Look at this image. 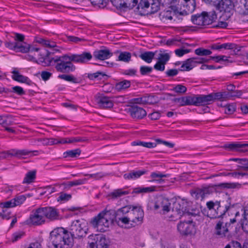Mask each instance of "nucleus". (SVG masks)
I'll return each mask as SVG.
<instances>
[{
  "instance_id": "nucleus-58",
  "label": "nucleus",
  "mask_w": 248,
  "mask_h": 248,
  "mask_svg": "<svg viewBox=\"0 0 248 248\" xmlns=\"http://www.w3.org/2000/svg\"><path fill=\"white\" fill-rule=\"evenodd\" d=\"M151 1L150 0H141L138 4V8L139 9H145L148 8L151 4Z\"/></svg>"
},
{
  "instance_id": "nucleus-61",
  "label": "nucleus",
  "mask_w": 248,
  "mask_h": 248,
  "mask_svg": "<svg viewBox=\"0 0 248 248\" xmlns=\"http://www.w3.org/2000/svg\"><path fill=\"white\" fill-rule=\"evenodd\" d=\"M151 1V13H155L157 12L159 9V6L157 0H150Z\"/></svg>"
},
{
  "instance_id": "nucleus-36",
  "label": "nucleus",
  "mask_w": 248,
  "mask_h": 248,
  "mask_svg": "<svg viewBox=\"0 0 248 248\" xmlns=\"http://www.w3.org/2000/svg\"><path fill=\"white\" fill-rule=\"evenodd\" d=\"M14 153V156L18 158L22 157L23 156L28 155L31 153H38V151H30L26 149L17 150L13 149L12 151Z\"/></svg>"
},
{
  "instance_id": "nucleus-9",
  "label": "nucleus",
  "mask_w": 248,
  "mask_h": 248,
  "mask_svg": "<svg viewBox=\"0 0 248 248\" xmlns=\"http://www.w3.org/2000/svg\"><path fill=\"white\" fill-rule=\"evenodd\" d=\"M46 221L41 207L32 211L26 223L28 225H40Z\"/></svg>"
},
{
  "instance_id": "nucleus-15",
  "label": "nucleus",
  "mask_w": 248,
  "mask_h": 248,
  "mask_svg": "<svg viewBox=\"0 0 248 248\" xmlns=\"http://www.w3.org/2000/svg\"><path fill=\"white\" fill-rule=\"evenodd\" d=\"M210 48L214 50L232 49L235 54L241 50L240 46L233 43L214 44L210 46Z\"/></svg>"
},
{
  "instance_id": "nucleus-63",
  "label": "nucleus",
  "mask_w": 248,
  "mask_h": 248,
  "mask_svg": "<svg viewBox=\"0 0 248 248\" xmlns=\"http://www.w3.org/2000/svg\"><path fill=\"white\" fill-rule=\"evenodd\" d=\"M12 92L19 95H22L25 93L23 89L20 86H14L12 87Z\"/></svg>"
},
{
  "instance_id": "nucleus-38",
  "label": "nucleus",
  "mask_w": 248,
  "mask_h": 248,
  "mask_svg": "<svg viewBox=\"0 0 248 248\" xmlns=\"http://www.w3.org/2000/svg\"><path fill=\"white\" fill-rule=\"evenodd\" d=\"M155 56V52L152 51H145L142 53L140 57L147 63H151Z\"/></svg>"
},
{
  "instance_id": "nucleus-54",
  "label": "nucleus",
  "mask_w": 248,
  "mask_h": 248,
  "mask_svg": "<svg viewBox=\"0 0 248 248\" xmlns=\"http://www.w3.org/2000/svg\"><path fill=\"white\" fill-rule=\"evenodd\" d=\"M171 90L178 93H185L186 92L187 88L182 84H178L174 87Z\"/></svg>"
},
{
  "instance_id": "nucleus-59",
  "label": "nucleus",
  "mask_w": 248,
  "mask_h": 248,
  "mask_svg": "<svg viewBox=\"0 0 248 248\" xmlns=\"http://www.w3.org/2000/svg\"><path fill=\"white\" fill-rule=\"evenodd\" d=\"M86 176H89L90 178H93L95 180H99L106 176V174L103 172H98L94 174H86Z\"/></svg>"
},
{
  "instance_id": "nucleus-1",
  "label": "nucleus",
  "mask_w": 248,
  "mask_h": 248,
  "mask_svg": "<svg viewBox=\"0 0 248 248\" xmlns=\"http://www.w3.org/2000/svg\"><path fill=\"white\" fill-rule=\"evenodd\" d=\"M92 58L90 52H83L80 55H64L55 57L51 59L55 63V68L57 71L62 73H69L75 70V66L72 62L85 63Z\"/></svg>"
},
{
  "instance_id": "nucleus-28",
  "label": "nucleus",
  "mask_w": 248,
  "mask_h": 248,
  "mask_svg": "<svg viewBox=\"0 0 248 248\" xmlns=\"http://www.w3.org/2000/svg\"><path fill=\"white\" fill-rule=\"evenodd\" d=\"M221 1L222 3L220 2V5L217 6V9L228 13H230L233 10L234 5L231 0H224Z\"/></svg>"
},
{
  "instance_id": "nucleus-25",
  "label": "nucleus",
  "mask_w": 248,
  "mask_h": 248,
  "mask_svg": "<svg viewBox=\"0 0 248 248\" xmlns=\"http://www.w3.org/2000/svg\"><path fill=\"white\" fill-rule=\"evenodd\" d=\"M205 26L209 25L213 23L217 19V16L216 12L214 10L209 12L203 11V12Z\"/></svg>"
},
{
  "instance_id": "nucleus-37",
  "label": "nucleus",
  "mask_w": 248,
  "mask_h": 248,
  "mask_svg": "<svg viewBox=\"0 0 248 248\" xmlns=\"http://www.w3.org/2000/svg\"><path fill=\"white\" fill-rule=\"evenodd\" d=\"M115 222L120 227H123L124 225L131 223L128 215L126 216H116Z\"/></svg>"
},
{
  "instance_id": "nucleus-12",
  "label": "nucleus",
  "mask_w": 248,
  "mask_h": 248,
  "mask_svg": "<svg viewBox=\"0 0 248 248\" xmlns=\"http://www.w3.org/2000/svg\"><path fill=\"white\" fill-rule=\"evenodd\" d=\"M240 185L238 183H223L214 185L212 186L202 188L204 193V197L212 193L214 190L224 188H234L240 187Z\"/></svg>"
},
{
  "instance_id": "nucleus-43",
  "label": "nucleus",
  "mask_w": 248,
  "mask_h": 248,
  "mask_svg": "<svg viewBox=\"0 0 248 248\" xmlns=\"http://www.w3.org/2000/svg\"><path fill=\"white\" fill-rule=\"evenodd\" d=\"M167 175L164 174L160 172H152L151 174V177L153 178L154 179L152 180H151V182H154V181H157L159 183L161 184L163 182H164V180L162 179L163 177H167Z\"/></svg>"
},
{
  "instance_id": "nucleus-7",
  "label": "nucleus",
  "mask_w": 248,
  "mask_h": 248,
  "mask_svg": "<svg viewBox=\"0 0 248 248\" xmlns=\"http://www.w3.org/2000/svg\"><path fill=\"white\" fill-rule=\"evenodd\" d=\"M128 215L131 221V226L134 227L142 222L144 212L140 207L132 206Z\"/></svg>"
},
{
  "instance_id": "nucleus-33",
  "label": "nucleus",
  "mask_w": 248,
  "mask_h": 248,
  "mask_svg": "<svg viewBox=\"0 0 248 248\" xmlns=\"http://www.w3.org/2000/svg\"><path fill=\"white\" fill-rule=\"evenodd\" d=\"M203 12L201 14H197L191 16V21L195 25L198 26H205Z\"/></svg>"
},
{
  "instance_id": "nucleus-29",
  "label": "nucleus",
  "mask_w": 248,
  "mask_h": 248,
  "mask_svg": "<svg viewBox=\"0 0 248 248\" xmlns=\"http://www.w3.org/2000/svg\"><path fill=\"white\" fill-rule=\"evenodd\" d=\"M1 120H2L1 124L6 130L10 132L14 131L12 127H9V125H12L14 123V121L11 116H1Z\"/></svg>"
},
{
  "instance_id": "nucleus-41",
  "label": "nucleus",
  "mask_w": 248,
  "mask_h": 248,
  "mask_svg": "<svg viewBox=\"0 0 248 248\" xmlns=\"http://www.w3.org/2000/svg\"><path fill=\"white\" fill-rule=\"evenodd\" d=\"M156 190V187L155 186H151L150 187H138L134 189L133 192L139 194L141 193H150Z\"/></svg>"
},
{
  "instance_id": "nucleus-24",
  "label": "nucleus",
  "mask_w": 248,
  "mask_h": 248,
  "mask_svg": "<svg viewBox=\"0 0 248 248\" xmlns=\"http://www.w3.org/2000/svg\"><path fill=\"white\" fill-rule=\"evenodd\" d=\"M205 26L209 25L213 23L217 19V16L216 12L214 10L209 12L203 11V12Z\"/></svg>"
},
{
  "instance_id": "nucleus-8",
  "label": "nucleus",
  "mask_w": 248,
  "mask_h": 248,
  "mask_svg": "<svg viewBox=\"0 0 248 248\" xmlns=\"http://www.w3.org/2000/svg\"><path fill=\"white\" fill-rule=\"evenodd\" d=\"M110 221L106 218L100 212L97 216L93 217L90 221L91 225L94 228L100 229L101 232H104L109 227Z\"/></svg>"
},
{
  "instance_id": "nucleus-32",
  "label": "nucleus",
  "mask_w": 248,
  "mask_h": 248,
  "mask_svg": "<svg viewBox=\"0 0 248 248\" xmlns=\"http://www.w3.org/2000/svg\"><path fill=\"white\" fill-rule=\"evenodd\" d=\"M196 66V61L194 58H189L184 61L181 66V71H189Z\"/></svg>"
},
{
  "instance_id": "nucleus-26",
  "label": "nucleus",
  "mask_w": 248,
  "mask_h": 248,
  "mask_svg": "<svg viewBox=\"0 0 248 248\" xmlns=\"http://www.w3.org/2000/svg\"><path fill=\"white\" fill-rule=\"evenodd\" d=\"M37 143H36L37 146H48L54 144L73 143L74 141L77 140H36Z\"/></svg>"
},
{
  "instance_id": "nucleus-57",
  "label": "nucleus",
  "mask_w": 248,
  "mask_h": 248,
  "mask_svg": "<svg viewBox=\"0 0 248 248\" xmlns=\"http://www.w3.org/2000/svg\"><path fill=\"white\" fill-rule=\"evenodd\" d=\"M170 56L169 53H160L158 58L159 62L165 64L169 60Z\"/></svg>"
},
{
  "instance_id": "nucleus-64",
  "label": "nucleus",
  "mask_w": 248,
  "mask_h": 248,
  "mask_svg": "<svg viewBox=\"0 0 248 248\" xmlns=\"http://www.w3.org/2000/svg\"><path fill=\"white\" fill-rule=\"evenodd\" d=\"M225 248H242V247L239 242L232 241L227 244Z\"/></svg>"
},
{
  "instance_id": "nucleus-2",
  "label": "nucleus",
  "mask_w": 248,
  "mask_h": 248,
  "mask_svg": "<svg viewBox=\"0 0 248 248\" xmlns=\"http://www.w3.org/2000/svg\"><path fill=\"white\" fill-rule=\"evenodd\" d=\"M72 246V238L70 237L67 230L58 227L50 232L48 241L50 248H70Z\"/></svg>"
},
{
  "instance_id": "nucleus-30",
  "label": "nucleus",
  "mask_w": 248,
  "mask_h": 248,
  "mask_svg": "<svg viewBox=\"0 0 248 248\" xmlns=\"http://www.w3.org/2000/svg\"><path fill=\"white\" fill-rule=\"evenodd\" d=\"M206 104L214 100H219L227 97L225 93H216L205 95Z\"/></svg>"
},
{
  "instance_id": "nucleus-17",
  "label": "nucleus",
  "mask_w": 248,
  "mask_h": 248,
  "mask_svg": "<svg viewBox=\"0 0 248 248\" xmlns=\"http://www.w3.org/2000/svg\"><path fill=\"white\" fill-rule=\"evenodd\" d=\"M188 105L196 106L206 105L205 95L187 96Z\"/></svg>"
},
{
  "instance_id": "nucleus-42",
  "label": "nucleus",
  "mask_w": 248,
  "mask_h": 248,
  "mask_svg": "<svg viewBox=\"0 0 248 248\" xmlns=\"http://www.w3.org/2000/svg\"><path fill=\"white\" fill-rule=\"evenodd\" d=\"M240 223L243 229L248 227V204L244 208L243 218L240 220Z\"/></svg>"
},
{
  "instance_id": "nucleus-10",
  "label": "nucleus",
  "mask_w": 248,
  "mask_h": 248,
  "mask_svg": "<svg viewBox=\"0 0 248 248\" xmlns=\"http://www.w3.org/2000/svg\"><path fill=\"white\" fill-rule=\"evenodd\" d=\"M193 219L180 221L177 224V230L182 235H190L195 232V225Z\"/></svg>"
},
{
  "instance_id": "nucleus-4",
  "label": "nucleus",
  "mask_w": 248,
  "mask_h": 248,
  "mask_svg": "<svg viewBox=\"0 0 248 248\" xmlns=\"http://www.w3.org/2000/svg\"><path fill=\"white\" fill-rule=\"evenodd\" d=\"M87 224L83 219L73 221L68 231L70 237L72 238L73 246L74 239L80 240L86 236L88 230Z\"/></svg>"
},
{
  "instance_id": "nucleus-14",
  "label": "nucleus",
  "mask_w": 248,
  "mask_h": 248,
  "mask_svg": "<svg viewBox=\"0 0 248 248\" xmlns=\"http://www.w3.org/2000/svg\"><path fill=\"white\" fill-rule=\"evenodd\" d=\"M223 147L229 151L243 153L248 152V143L233 142L225 144Z\"/></svg>"
},
{
  "instance_id": "nucleus-55",
  "label": "nucleus",
  "mask_w": 248,
  "mask_h": 248,
  "mask_svg": "<svg viewBox=\"0 0 248 248\" xmlns=\"http://www.w3.org/2000/svg\"><path fill=\"white\" fill-rule=\"evenodd\" d=\"M58 78L61 79H64L67 81L72 82L73 83L77 82V79L72 75H60L58 76Z\"/></svg>"
},
{
  "instance_id": "nucleus-62",
  "label": "nucleus",
  "mask_w": 248,
  "mask_h": 248,
  "mask_svg": "<svg viewBox=\"0 0 248 248\" xmlns=\"http://www.w3.org/2000/svg\"><path fill=\"white\" fill-rule=\"evenodd\" d=\"M210 59L214 60L216 62H219L220 61L227 62H230L229 60H228V57L224 55H220L214 57L211 56L210 57Z\"/></svg>"
},
{
  "instance_id": "nucleus-60",
  "label": "nucleus",
  "mask_w": 248,
  "mask_h": 248,
  "mask_svg": "<svg viewBox=\"0 0 248 248\" xmlns=\"http://www.w3.org/2000/svg\"><path fill=\"white\" fill-rule=\"evenodd\" d=\"M239 164H241L239 167L244 170L248 171V159L241 158Z\"/></svg>"
},
{
  "instance_id": "nucleus-20",
  "label": "nucleus",
  "mask_w": 248,
  "mask_h": 248,
  "mask_svg": "<svg viewBox=\"0 0 248 248\" xmlns=\"http://www.w3.org/2000/svg\"><path fill=\"white\" fill-rule=\"evenodd\" d=\"M5 46L11 49H13L16 52L22 53H27L29 50V47L26 44L22 45L20 43L16 42L15 43L6 42Z\"/></svg>"
},
{
  "instance_id": "nucleus-21",
  "label": "nucleus",
  "mask_w": 248,
  "mask_h": 248,
  "mask_svg": "<svg viewBox=\"0 0 248 248\" xmlns=\"http://www.w3.org/2000/svg\"><path fill=\"white\" fill-rule=\"evenodd\" d=\"M1 206L2 208L1 217L2 218L9 219L10 217V212L8 208L15 207L13 200L12 199L9 201L1 202Z\"/></svg>"
},
{
  "instance_id": "nucleus-3",
  "label": "nucleus",
  "mask_w": 248,
  "mask_h": 248,
  "mask_svg": "<svg viewBox=\"0 0 248 248\" xmlns=\"http://www.w3.org/2000/svg\"><path fill=\"white\" fill-rule=\"evenodd\" d=\"M230 199L227 200L228 204H225L223 202L221 203L219 201L214 202L209 201L206 202V206L208 209L207 217L211 218H216L221 217L233 205L230 203Z\"/></svg>"
},
{
  "instance_id": "nucleus-27",
  "label": "nucleus",
  "mask_w": 248,
  "mask_h": 248,
  "mask_svg": "<svg viewBox=\"0 0 248 248\" xmlns=\"http://www.w3.org/2000/svg\"><path fill=\"white\" fill-rule=\"evenodd\" d=\"M145 170H132L124 175V178L126 180H135L140 178L141 175L145 174Z\"/></svg>"
},
{
  "instance_id": "nucleus-45",
  "label": "nucleus",
  "mask_w": 248,
  "mask_h": 248,
  "mask_svg": "<svg viewBox=\"0 0 248 248\" xmlns=\"http://www.w3.org/2000/svg\"><path fill=\"white\" fill-rule=\"evenodd\" d=\"M186 8L183 10L186 13H192L195 9L196 2L195 0H186Z\"/></svg>"
},
{
  "instance_id": "nucleus-56",
  "label": "nucleus",
  "mask_w": 248,
  "mask_h": 248,
  "mask_svg": "<svg viewBox=\"0 0 248 248\" xmlns=\"http://www.w3.org/2000/svg\"><path fill=\"white\" fill-rule=\"evenodd\" d=\"M80 154L81 150L79 149L68 151L64 153V154L67 155L66 156H68L71 157H76L78 155H79Z\"/></svg>"
},
{
  "instance_id": "nucleus-31",
  "label": "nucleus",
  "mask_w": 248,
  "mask_h": 248,
  "mask_svg": "<svg viewBox=\"0 0 248 248\" xmlns=\"http://www.w3.org/2000/svg\"><path fill=\"white\" fill-rule=\"evenodd\" d=\"M11 73L12 74V78L14 80L21 83H27L28 82V77L20 74L17 68H14Z\"/></svg>"
},
{
  "instance_id": "nucleus-49",
  "label": "nucleus",
  "mask_w": 248,
  "mask_h": 248,
  "mask_svg": "<svg viewBox=\"0 0 248 248\" xmlns=\"http://www.w3.org/2000/svg\"><path fill=\"white\" fill-rule=\"evenodd\" d=\"M59 197L57 200L58 202H65L69 201L72 198V195L70 194H67L64 192H61L59 194Z\"/></svg>"
},
{
  "instance_id": "nucleus-5",
  "label": "nucleus",
  "mask_w": 248,
  "mask_h": 248,
  "mask_svg": "<svg viewBox=\"0 0 248 248\" xmlns=\"http://www.w3.org/2000/svg\"><path fill=\"white\" fill-rule=\"evenodd\" d=\"M236 222L235 218L230 219L225 224L222 220H219L215 228V234L220 238L228 237L230 231L233 228V224Z\"/></svg>"
},
{
  "instance_id": "nucleus-50",
  "label": "nucleus",
  "mask_w": 248,
  "mask_h": 248,
  "mask_svg": "<svg viewBox=\"0 0 248 248\" xmlns=\"http://www.w3.org/2000/svg\"><path fill=\"white\" fill-rule=\"evenodd\" d=\"M223 108L226 114H231L235 111L236 109V106L235 104H226L224 105Z\"/></svg>"
},
{
  "instance_id": "nucleus-13",
  "label": "nucleus",
  "mask_w": 248,
  "mask_h": 248,
  "mask_svg": "<svg viewBox=\"0 0 248 248\" xmlns=\"http://www.w3.org/2000/svg\"><path fill=\"white\" fill-rule=\"evenodd\" d=\"M89 238L94 241L88 242L90 248H108V241L105 237L99 235H90Z\"/></svg>"
},
{
  "instance_id": "nucleus-46",
  "label": "nucleus",
  "mask_w": 248,
  "mask_h": 248,
  "mask_svg": "<svg viewBox=\"0 0 248 248\" xmlns=\"http://www.w3.org/2000/svg\"><path fill=\"white\" fill-rule=\"evenodd\" d=\"M131 205H126L119 209L116 212V216H126L132 208Z\"/></svg>"
},
{
  "instance_id": "nucleus-23",
  "label": "nucleus",
  "mask_w": 248,
  "mask_h": 248,
  "mask_svg": "<svg viewBox=\"0 0 248 248\" xmlns=\"http://www.w3.org/2000/svg\"><path fill=\"white\" fill-rule=\"evenodd\" d=\"M112 55V53L108 49L97 50L93 54L94 58L101 61L109 59Z\"/></svg>"
},
{
  "instance_id": "nucleus-11",
  "label": "nucleus",
  "mask_w": 248,
  "mask_h": 248,
  "mask_svg": "<svg viewBox=\"0 0 248 248\" xmlns=\"http://www.w3.org/2000/svg\"><path fill=\"white\" fill-rule=\"evenodd\" d=\"M170 202L169 200L162 197H159L154 203V209L163 215L166 214L170 210Z\"/></svg>"
},
{
  "instance_id": "nucleus-16",
  "label": "nucleus",
  "mask_w": 248,
  "mask_h": 248,
  "mask_svg": "<svg viewBox=\"0 0 248 248\" xmlns=\"http://www.w3.org/2000/svg\"><path fill=\"white\" fill-rule=\"evenodd\" d=\"M41 208L45 219L47 218L53 221L59 219V213L56 208L52 207H41Z\"/></svg>"
},
{
  "instance_id": "nucleus-6",
  "label": "nucleus",
  "mask_w": 248,
  "mask_h": 248,
  "mask_svg": "<svg viewBox=\"0 0 248 248\" xmlns=\"http://www.w3.org/2000/svg\"><path fill=\"white\" fill-rule=\"evenodd\" d=\"M186 203L183 202H175L173 203L172 210L180 216H190L196 217L199 216L200 212L199 210H195L193 212H190L187 210L186 206H185Z\"/></svg>"
},
{
  "instance_id": "nucleus-35",
  "label": "nucleus",
  "mask_w": 248,
  "mask_h": 248,
  "mask_svg": "<svg viewBox=\"0 0 248 248\" xmlns=\"http://www.w3.org/2000/svg\"><path fill=\"white\" fill-rule=\"evenodd\" d=\"M130 85V81L127 80H124L122 81L116 83L115 88L117 91L121 92L129 88Z\"/></svg>"
},
{
  "instance_id": "nucleus-53",
  "label": "nucleus",
  "mask_w": 248,
  "mask_h": 248,
  "mask_svg": "<svg viewBox=\"0 0 248 248\" xmlns=\"http://www.w3.org/2000/svg\"><path fill=\"white\" fill-rule=\"evenodd\" d=\"M186 0H172V3L175 4L176 10L179 9L183 10V7L184 9L186 8Z\"/></svg>"
},
{
  "instance_id": "nucleus-47",
  "label": "nucleus",
  "mask_w": 248,
  "mask_h": 248,
  "mask_svg": "<svg viewBox=\"0 0 248 248\" xmlns=\"http://www.w3.org/2000/svg\"><path fill=\"white\" fill-rule=\"evenodd\" d=\"M35 171L28 172L23 181V184H30L33 182L35 178Z\"/></svg>"
},
{
  "instance_id": "nucleus-39",
  "label": "nucleus",
  "mask_w": 248,
  "mask_h": 248,
  "mask_svg": "<svg viewBox=\"0 0 248 248\" xmlns=\"http://www.w3.org/2000/svg\"><path fill=\"white\" fill-rule=\"evenodd\" d=\"M128 194L129 192L128 191H124L122 189H117L110 193L108 196L111 199H115Z\"/></svg>"
},
{
  "instance_id": "nucleus-40",
  "label": "nucleus",
  "mask_w": 248,
  "mask_h": 248,
  "mask_svg": "<svg viewBox=\"0 0 248 248\" xmlns=\"http://www.w3.org/2000/svg\"><path fill=\"white\" fill-rule=\"evenodd\" d=\"M157 144L158 143L156 141L155 142L134 141L132 142L131 145L132 146L141 145L146 148H152L156 147Z\"/></svg>"
},
{
  "instance_id": "nucleus-18",
  "label": "nucleus",
  "mask_w": 248,
  "mask_h": 248,
  "mask_svg": "<svg viewBox=\"0 0 248 248\" xmlns=\"http://www.w3.org/2000/svg\"><path fill=\"white\" fill-rule=\"evenodd\" d=\"M128 111L133 118L137 119H142L147 114L146 111L143 108L137 105L131 106L129 108Z\"/></svg>"
},
{
  "instance_id": "nucleus-48",
  "label": "nucleus",
  "mask_w": 248,
  "mask_h": 248,
  "mask_svg": "<svg viewBox=\"0 0 248 248\" xmlns=\"http://www.w3.org/2000/svg\"><path fill=\"white\" fill-rule=\"evenodd\" d=\"M175 11L174 10L173 11L170 10H167L162 12L160 16L162 20H170L172 19L173 16L175 15Z\"/></svg>"
},
{
  "instance_id": "nucleus-19",
  "label": "nucleus",
  "mask_w": 248,
  "mask_h": 248,
  "mask_svg": "<svg viewBox=\"0 0 248 248\" xmlns=\"http://www.w3.org/2000/svg\"><path fill=\"white\" fill-rule=\"evenodd\" d=\"M116 7L133 8L138 3V0H111Z\"/></svg>"
},
{
  "instance_id": "nucleus-34",
  "label": "nucleus",
  "mask_w": 248,
  "mask_h": 248,
  "mask_svg": "<svg viewBox=\"0 0 248 248\" xmlns=\"http://www.w3.org/2000/svg\"><path fill=\"white\" fill-rule=\"evenodd\" d=\"M103 216H104L106 218L112 222L114 220H115V217L116 216V212L112 209L107 210V208L103 211L101 212Z\"/></svg>"
},
{
  "instance_id": "nucleus-51",
  "label": "nucleus",
  "mask_w": 248,
  "mask_h": 248,
  "mask_svg": "<svg viewBox=\"0 0 248 248\" xmlns=\"http://www.w3.org/2000/svg\"><path fill=\"white\" fill-rule=\"evenodd\" d=\"M195 53L199 56H208L212 54V51L209 49L200 47L195 50Z\"/></svg>"
},
{
  "instance_id": "nucleus-22",
  "label": "nucleus",
  "mask_w": 248,
  "mask_h": 248,
  "mask_svg": "<svg viewBox=\"0 0 248 248\" xmlns=\"http://www.w3.org/2000/svg\"><path fill=\"white\" fill-rule=\"evenodd\" d=\"M95 100L97 105L100 108H110L113 106L112 101L108 97L98 95L96 96Z\"/></svg>"
},
{
  "instance_id": "nucleus-44",
  "label": "nucleus",
  "mask_w": 248,
  "mask_h": 248,
  "mask_svg": "<svg viewBox=\"0 0 248 248\" xmlns=\"http://www.w3.org/2000/svg\"><path fill=\"white\" fill-rule=\"evenodd\" d=\"M131 54L127 51L120 52L118 57V61L125 62H128L130 61Z\"/></svg>"
},
{
  "instance_id": "nucleus-52",
  "label": "nucleus",
  "mask_w": 248,
  "mask_h": 248,
  "mask_svg": "<svg viewBox=\"0 0 248 248\" xmlns=\"http://www.w3.org/2000/svg\"><path fill=\"white\" fill-rule=\"evenodd\" d=\"M26 199V197L24 195H17L12 200H13L15 206H18L22 204Z\"/></svg>"
}]
</instances>
